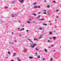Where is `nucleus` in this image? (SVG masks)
I'll list each match as a JSON object with an SVG mask.
<instances>
[{"mask_svg": "<svg viewBox=\"0 0 61 61\" xmlns=\"http://www.w3.org/2000/svg\"><path fill=\"white\" fill-rule=\"evenodd\" d=\"M37 6H35V7L34 8L36 9V8H37Z\"/></svg>", "mask_w": 61, "mask_h": 61, "instance_id": "6ab92c4d", "label": "nucleus"}, {"mask_svg": "<svg viewBox=\"0 0 61 61\" xmlns=\"http://www.w3.org/2000/svg\"><path fill=\"white\" fill-rule=\"evenodd\" d=\"M15 42H16V40H15Z\"/></svg>", "mask_w": 61, "mask_h": 61, "instance_id": "864d4df0", "label": "nucleus"}, {"mask_svg": "<svg viewBox=\"0 0 61 61\" xmlns=\"http://www.w3.org/2000/svg\"><path fill=\"white\" fill-rule=\"evenodd\" d=\"M16 53H14V56H15V55H16Z\"/></svg>", "mask_w": 61, "mask_h": 61, "instance_id": "aec40b11", "label": "nucleus"}, {"mask_svg": "<svg viewBox=\"0 0 61 61\" xmlns=\"http://www.w3.org/2000/svg\"><path fill=\"white\" fill-rule=\"evenodd\" d=\"M19 1L20 3H23L24 2V0H19Z\"/></svg>", "mask_w": 61, "mask_h": 61, "instance_id": "f03ea898", "label": "nucleus"}, {"mask_svg": "<svg viewBox=\"0 0 61 61\" xmlns=\"http://www.w3.org/2000/svg\"><path fill=\"white\" fill-rule=\"evenodd\" d=\"M39 29H40V30H42V28H39Z\"/></svg>", "mask_w": 61, "mask_h": 61, "instance_id": "a211bd4d", "label": "nucleus"}, {"mask_svg": "<svg viewBox=\"0 0 61 61\" xmlns=\"http://www.w3.org/2000/svg\"><path fill=\"white\" fill-rule=\"evenodd\" d=\"M37 3L36 2H35L34 3V5H36V4Z\"/></svg>", "mask_w": 61, "mask_h": 61, "instance_id": "f8f14e48", "label": "nucleus"}, {"mask_svg": "<svg viewBox=\"0 0 61 61\" xmlns=\"http://www.w3.org/2000/svg\"><path fill=\"white\" fill-rule=\"evenodd\" d=\"M45 20V19H42L39 20H42V21H43V20Z\"/></svg>", "mask_w": 61, "mask_h": 61, "instance_id": "6e6552de", "label": "nucleus"}, {"mask_svg": "<svg viewBox=\"0 0 61 61\" xmlns=\"http://www.w3.org/2000/svg\"><path fill=\"white\" fill-rule=\"evenodd\" d=\"M29 58H30V59H32V58H33V57L31 56L29 57Z\"/></svg>", "mask_w": 61, "mask_h": 61, "instance_id": "9d476101", "label": "nucleus"}, {"mask_svg": "<svg viewBox=\"0 0 61 61\" xmlns=\"http://www.w3.org/2000/svg\"><path fill=\"white\" fill-rule=\"evenodd\" d=\"M28 40H29V41H30V42H32V43H33V42H32V41H31V40L30 39H28Z\"/></svg>", "mask_w": 61, "mask_h": 61, "instance_id": "2eb2a0df", "label": "nucleus"}, {"mask_svg": "<svg viewBox=\"0 0 61 61\" xmlns=\"http://www.w3.org/2000/svg\"><path fill=\"white\" fill-rule=\"evenodd\" d=\"M49 22H51V21H49Z\"/></svg>", "mask_w": 61, "mask_h": 61, "instance_id": "603ef678", "label": "nucleus"}, {"mask_svg": "<svg viewBox=\"0 0 61 61\" xmlns=\"http://www.w3.org/2000/svg\"><path fill=\"white\" fill-rule=\"evenodd\" d=\"M53 46H54L53 45H52L51 46V47H53Z\"/></svg>", "mask_w": 61, "mask_h": 61, "instance_id": "c9c22d12", "label": "nucleus"}, {"mask_svg": "<svg viewBox=\"0 0 61 61\" xmlns=\"http://www.w3.org/2000/svg\"><path fill=\"white\" fill-rule=\"evenodd\" d=\"M50 34H52V32H50Z\"/></svg>", "mask_w": 61, "mask_h": 61, "instance_id": "2f4dec72", "label": "nucleus"}, {"mask_svg": "<svg viewBox=\"0 0 61 61\" xmlns=\"http://www.w3.org/2000/svg\"><path fill=\"white\" fill-rule=\"evenodd\" d=\"M27 22L28 23H30V22H31V21H27Z\"/></svg>", "mask_w": 61, "mask_h": 61, "instance_id": "ddd939ff", "label": "nucleus"}, {"mask_svg": "<svg viewBox=\"0 0 61 61\" xmlns=\"http://www.w3.org/2000/svg\"><path fill=\"white\" fill-rule=\"evenodd\" d=\"M57 12H58L59 11V10H57Z\"/></svg>", "mask_w": 61, "mask_h": 61, "instance_id": "f704fd0d", "label": "nucleus"}, {"mask_svg": "<svg viewBox=\"0 0 61 61\" xmlns=\"http://www.w3.org/2000/svg\"><path fill=\"white\" fill-rule=\"evenodd\" d=\"M38 8H40V6H38Z\"/></svg>", "mask_w": 61, "mask_h": 61, "instance_id": "bb28decb", "label": "nucleus"}, {"mask_svg": "<svg viewBox=\"0 0 61 61\" xmlns=\"http://www.w3.org/2000/svg\"><path fill=\"white\" fill-rule=\"evenodd\" d=\"M51 47H49V48H51Z\"/></svg>", "mask_w": 61, "mask_h": 61, "instance_id": "a19ab883", "label": "nucleus"}, {"mask_svg": "<svg viewBox=\"0 0 61 61\" xmlns=\"http://www.w3.org/2000/svg\"><path fill=\"white\" fill-rule=\"evenodd\" d=\"M39 49H37V47H36V48H35V50H37V51L38 50H39Z\"/></svg>", "mask_w": 61, "mask_h": 61, "instance_id": "423d86ee", "label": "nucleus"}, {"mask_svg": "<svg viewBox=\"0 0 61 61\" xmlns=\"http://www.w3.org/2000/svg\"><path fill=\"white\" fill-rule=\"evenodd\" d=\"M30 44H31V43H30Z\"/></svg>", "mask_w": 61, "mask_h": 61, "instance_id": "6e6d98bb", "label": "nucleus"}, {"mask_svg": "<svg viewBox=\"0 0 61 61\" xmlns=\"http://www.w3.org/2000/svg\"><path fill=\"white\" fill-rule=\"evenodd\" d=\"M26 31H27V32H28V30H26Z\"/></svg>", "mask_w": 61, "mask_h": 61, "instance_id": "4c0bfd02", "label": "nucleus"}, {"mask_svg": "<svg viewBox=\"0 0 61 61\" xmlns=\"http://www.w3.org/2000/svg\"><path fill=\"white\" fill-rule=\"evenodd\" d=\"M19 29H20V28H18V30H19Z\"/></svg>", "mask_w": 61, "mask_h": 61, "instance_id": "79ce46f5", "label": "nucleus"}, {"mask_svg": "<svg viewBox=\"0 0 61 61\" xmlns=\"http://www.w3.org/2000/svg\"><path fill=\"white\" fill-rule=\"evenodd\" d=\"M18 60L19 61H20V60L19 58H18Z\"/></svg>", "mask_w": 61, "mask_h": 61, "instance_id": "412c9836", "label": "nucleus"}, {"mask_svg": "<svg viewBox=\"0 0 61 61\" xmlns=\"http://www.w3.org/2000/svg\"><path fill=\"white\" fill-rule=\"evenodd\" d=\"M43 25H47V24H43Z\"/></svg>", "mask_w": 61, "mask_h": 61, "instance_id": "f3484780", "label": "nucleus"}, {"mask_svg": "<svg viewBox=\"0 0 61 61\" xmlns=\"http://www.w3.org/2000/svg\"><path fill=\"white\" fill-rule=\"evenodd\" d=\"M40 16H41L40 15H39V16H38V17L39 18V17H40Z\"/></svg>", "mask_w": 61, "mask_h": 61, "instance_id": "b1692460", "label": "nucleus"}, {"mask_svg": "<svg viewBox=\"0 0 61 61\" xmlns=\"http://www.w3.org/2000/svg\"><path fill=\"white\" fill-rule=\"evenodd\" d=\"M36 55H37V53H36Z\"/></svg>", "mask_w": 61, "mask_h": 61, "instance_id": "09e8293b", "label": "nucleus"}, {"mask_svg": "<svg viewBox=\"0 0 61 61\" xmlns=\"http://www.w3.org/2000/svg\"><path fill=\"white\" fill-rule=\"evenodd\" d=\"M40 13H41L40 12H39V13H38V15H39V14H40Z\"/></svg>", "mask_w": 61, "mask_h": 61, "instance_id": "58836bf2", "label": "nucleus"}, {"mask_svg": "<svg viewBox=\"0 0 61 61\" xmlns=\"http://www.w3.org/2000/svg\"><path fill=\"white\" fill-rule=\"evenodd\" d=\"M20 36H22V34H20Z\"/></svg>", "mask_w": 61, "mask_h": 61, "instance_id": "4be33fe9", "label": "nucleus"}, {"mask_svg": "<svg viewBox=\"0 0 61 61\" xmlns=\"http://www.w3.org/2000/svg\"><path fill=\"white\" fill-rule=\"evenodd\" d=\"M24 29H24V28H23V29H21L22 30H24Z\"/></svg>", "mask_w": 61, "mask_h": 61, "instance_id": "393cba45", "label": "nucleus"}, {"mask_svg": "<svg viewBox=\"0 0 61 61\" xmlns=\"http://www.w3.org/2000/svg\"><path fill=\"white\" fill-rule=\"evenodd\" d=\"M43 11L44 12H46V10H43Z\"/></svg>", "mask_w": 61, "mask_h": 61, "instance_id": "5701e85b", "label": "nucleus"}, {"mask_svg": "<svg viewBox=\"0 0 61 61\" xmlns=\"http://www.w3.org/2000/svg\"><path fill=\"white\" fill-rule=\"evenodd\" d=\"M17 15L16 14H14L13 15H12V17H15V16H16Z\"/></svg>", "mask_w": 61, "mask_h": 61, "instance_id": "7ed1b4c3", "label": "nucleus"}, {"mask_svg": "<svg viewBox=\"0 0 61 61\" xmlns=\"http://www.w3.org/2000/svg\"><path fill=\"white\" fill-rule=\"evenodd\" d=\"M7 57V58H8L7 57Z\"/></svg>", "mask_w": 61, "mask_h": 61, "instance_id": "4d7b16f0", "label": "nucleus"}, {"mask_svg": "<svg viewBox=\"0 0 61 61\" xmlns=\"http://www.w3.org/2000/svg\"><path fill=\"white\" fill-rule=\"evenodd\" d=\"M24 52H26V50L25 49L24 50Z\"/></svg>", "mask_w": 61, "mask_h": 61, "instance_id": "dca6fc26", "label": "nucleus"}, {"mask_svg": "<svg viewBox=\"0 0 61 61\" xmlns=\"http://www.w3.org/2000/svg\"><path fill=\"white\" fill-rule=\"evenodd\" d=\"M53 39L54 40H55V39H56V37L55 36H54L53 37Z\"/></svg>", "mask_w": 61, "mask_h": 61, "instance_id": "20e7f679", "label": "nucleus"}, {"mask_svg": "<svg viewBox=\"0 0 61 61\" xmlns=\"http://www.w3.org/2000/svg\"><path fill=\"white\" fill-rule=\"evenodd\" d=\"M22 29H21V30H20V31H22Z\"/></svg>", "mask_w": 61, "mask_h": 61, "instance_id": "de8ad7c7", "label": "nucleus"}, {"mask_svg": "<svg viewBox=\"0 0 61 61\" xmlns=\"http://www.w3.org/2000/svg\"><path fill=\"white\" fill-rule=\"evenodd\" d=\"M38 58H40V56L39 55V56H38Z\"/></svg>", "mask_w": 61, "mask_h": 61, "instance_id": "7c9ffc66", "label": "nucleus"}, {"mask_svg": "<svg viewBox=\"0 0 61 61\" xmlns=\"http://www.w3.org/2000/svg\"><path fill=\"white\" fill-rule=\"evenodd\" d=\"M54 52H56V50H54Z\"/></svg>", "mask_w": 61, "mask_h": 61, "instance_id": "c03bdc74", "label": "nucleus"}, {"mask_svg": "<svg viewBox=\"0 0 61 61\" xmlns=\"http://www.w3.org/2000/svg\"><path fill=\"white\" fill-rule=\"evenodd\" d=\"M34 41H36H36H38V40H37V39L34 38Z\"/></svg>", "mask_w": 61, "mask_h": 61, "instance_id": "39448f33", "label": "nucleus"}, {"mask_svg": "<svg viewBox=\"0 0 61 61\" xmlns=\"http://www.w3.org/2000/svg\"><path fill=\"white\" fill-rule=\"evenodd\" d=\"M53 61V58H51L50 59V61Z\"/></svg>", "mask_w": 61, "mask_h": 61, "instance_id": "9b49d317", "label": "nucleus"}, {"mask_svg": "<svg viewBox=\"0 0 61 61\" xmlns=\"http://www.w3.org/2000/svg\"><path fill=\"white\" fill-rule=\"evenodd\" d=\"M32 15H35V16H36V14H32Z\"/></svg>", "mask_w": 61, "mask_h": 61, "instance_id": "4468645a", "label": "nucleus"}, {"mask_svg": "<svg viewBox=\"0 0 61 61\" xmlns=\"http://www.w3.org/2000/svg\"><path fill=\"white\" fill-rule=\"evenodd\" d=\"M5 8H7V7H5Z\"/></svg>", "mask_w": 61, "mask_h": 61, "instance_id": "ea45409f", "label": "nucleus"}, {"mask_svg": "<svg viewBox=\"0 0 61 61\" xmlns=\"http://www.w3.org/2000/svg\"><path fill=\"white\" fill-rule=\"evenodd\" d=\"M12 34H14V33L12 32Z\"/></svg>", "mask_w": 61, "mask_h": 61, "instance_id": "8fccbe9b", "label": "nucleus"}, {"mask_svg": "<svg viewBox=\"0 0 61 61\" xmlns=\"http://www.w3.org/2000/svg\"><path fill=\"white\" fill-rule=\"evenodd\" d=\"M45 51H46V52H47V50H46V49H45Z\"/></svg>", "mask_w": 61, "mask_h": 61, "instance_id": "cd10ccee", "label": "nucleus"}, {"mask_svg": "<svg viewBox=\"0 0 61 61\" xmlns=\"http://www.w3.org/2000/svg\"><path fill=\"white\" fill-rule=\"evenodd\" d=\"M57 18H58V17L57 16Z\"/></svg>", "mask_w": 61, "mask_h": 61, "instance_id": "3c124183", "label": "nucleus"}, {"mask_svg": "<svg viewBox=\"0 0 61 61\" xmlns=\"http://www.w3.org/2000/svg\"><path fill=\"white\" fill-rule=\"evenodd\" d=\"M48 42H50V40H48Z\"/></svg>", "mask_w": 61, "mask_h": 61, "instance_id": "c756f323", "label": "nucleus"}, {"mask_svg": "<svg viewBox=\"0 0 61 61\" xmlns=\"http://www.w3.org/2000/svg\"><path fill=\"white\" fill-rule=\"evenodd\" d=\"M8 53L9 54H10V53L9 52H8Z\"/></svg>", "mask_w": 61, "mask_h": 61, "instance_id": "473e14b6", "label": "nucleus"}, {"mask_svg": "<svg viewBox=\"0 0 61 61\" xmlns=\"http://www.w3.org/2000/svg\"><path fill=\"white\" fill-rule=\"evenodd\" d=\"M32 20V19H29V21H31Z\"/></svg>", "mask_w": 61, "mask_h": 61, "instance_id": "a878e982", "label": "nucleus"}, {"mask_svg": "<svg viewBox=\"0 0 61 61\" xmlns=\"http://www.w3.org/2000/svg\"><path fill=\"white\" fill-rule=\"evenodd\" d=\"M36 46V44H33L30 46V47L32 48H34Z\"/></svg>", "mask_w": 61, "mask_h": 61, "instance_id": "f257e3e1", "label": "nucleus"}, {"mask_svg": "<svg viewBox=\"0 0 61 61\" xmlns=\"http://www.w3.org/2000/svg\"><path fill=\"white\" fill-rule=\"evenodd\" d=\"M43 13L44 14H46V13H45V12H44Z\"/></svg>", "mask_w": 61, "mask_h": 61, "instance_id": "c85d7f7f", "label": "nucleus"}, {"mask_svg": "<svg viewBox=\"0 0 61 61\" xmlns=\"http://www.w3.org/2000/svg\"><path fill=\"white\" fill-rule=\"evenodd\" d=\"M53 2H54V3H56V1H53Z\"/></svg>", "mask_w": 61, "mask_h": 61, "instance_id": "72a5a7b5", "label": "nucleus"}, {"mask_svg": "<svg viewBox=\"0 0 61 61\" xmlns=\"http://www.w3.org/2000/svg\"><path fill=\"white\" fill-rule=\"evenodd\" d=\"M51 24H52V23H50V25H51Z\"/></svg>", "mask_w": 61, "mask_h": 61, "instance_id": "a18cd8bd", "label": "nucleus"}, {"mask_svg": "<svg viewBox=\"0 0 61 61\" xmlns=\"http://www.w3.org/2000/svg\"><path fill=\"white\" fill-rule=\"evenodd\" d=\"M47 8H49L50 7V5H48L47 6Z\"/></svg>", "mask_w": 61, "mask_h": 61, "instance_id": "0eeeda50", "label": "nucleus"}, {"mask_svg": "<svg viewBox=\"0 0 61 61\" xmlns=\"http://www.w3.org/2000/svg\"><path fill=\"white\" fill-rule=\"evenodd\" d=\"M40 37H39V39H40V38H41V37H42V35H40Z\"/></svg>", "mask_w": 61, "mask_h": 61, "instance_id": "1a4fd4ad", "label": "nucleus"}, {"mask_svg": "<svg viewBox=\"0 0 61 61\" xmlns=\"http://www.w3.org/2000/svg\"><path fill=\"white\" fill-rule=\"evenodd\" d=\"M18 22H20V23H21V21H18Z\"/></svg>", "mask_w": 61, "mask_h": 61, "instance_id": "49530a36", "label": "nucleus"}, {"mask_svg": "<svg viewBox=\"0 0 61 61\" xmlns=\"http://www.w3.org/2000/svg\"><path fill=\"white\" fill-rule=\"evenodd\" d=\"M45 59H43V60H45Z\"/></svg>", "mask_w": 61, "mask_h": 61, "instance_id": "37998d69", "label": "nucleus"}, {"mask_svg": "<svg viewBox=\"0 0 61 61\" xmlns=\"http://www.w3.org/2000/svg\"><path fill=\"white\" fill-rule=\"evenodd\" d=\"M37 19H39V18L37 17Z\"/></svg>", "mask_w": 61, "mask_h": 61, "instance_id": "e433bc0d", "label": "nucleus"}, {"mask_svg": "<svg viewBox=\"0 0 61 61\" xmlns=\"http://www.w3.org/2000/svg\"><path fill=\"white\" fill-rule=\"evenodd\" d=\"M11 44H14L13 43H11Z\"/></svg>", "mask_w": 61, "mask_h": 61, "instance_id": "5fc2aeb1", "label": "nucleus"}]
</instances>
